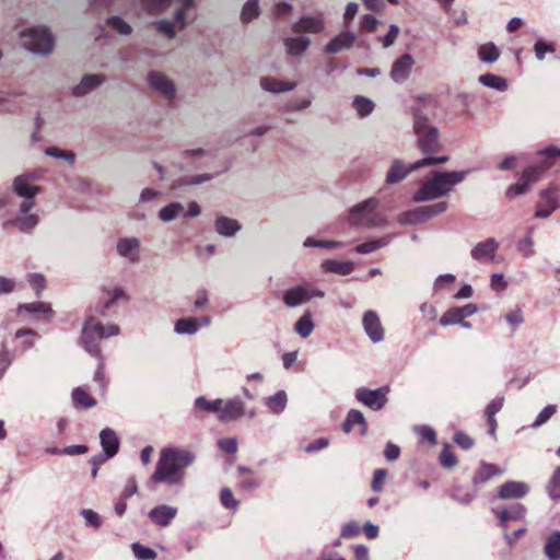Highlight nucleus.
<instances>
[{
  "label": "nucleus",
  "instance_id": "nucleus-27",
  "mask_svg": "<svg viewBox=\"0 0 560 560\" xmlns=\"http://www.w3.org/2000/svg\"><path fill=\"white\" fill-rule=\"evenodd\" d=\"M16 315H22L23 313L35 314L43 316L44 318H51L54 316V311L49 303L46 302H33L20 304L16 310Z\"/></svg>",
  "mask_w": 560,
  "mask_h": 560
},
{
  "label": "nucleus",
  "instance_id": "nucleus-6",
  "mask_svg": "<svg viewBox=\"0 0 560 560\" xmlns=\"http://www.w3.org/2000/svg\"><path fill=\"white\" fill-rule=\"evenodd\" d=\"M447 208L448 203L446 201H439L433 205L420 206L412 210L399 213L397 221L401 225H415L444 213Z\"/></svg>",
  "mask_w": 560,
  "mask_h": 560
},
{
  "label": "nucleus",
  "instance_id": "nucleus-1",
  "mask_svg": "<svg viewBox=\"0 0 560 560\" xmlns=\"http://www.w3.org/2000/svg\"><path fill=\"white\" fill-rule=\"evenodd\" d=\"M120 332V328L116 324H109L104 326L100 320H97L93 315L86 316L82 331H81V345L84 350L98 359V366L94 373V381L100 383L101 386L105 384V373H104V360L101 352V347L98 343L100 339L118 336Z\"/></svg>",
  "mask_w": 560,
  "mask_h": 560
},
{
  "label": "nucleus",
  "instance_id": "nucleus-11",
  "mask_svg": "<svg viewBox=\"0 0 560 560\" xmlns=\"http://www.w3.org/2000/svg\"><path fill=\"white\" fill-rule=\"evenodd\" d=\"M388 393V386H382L377 389L361 387L355 390V398L364 406L373 410H380L386 405Z\"/></svg>",
  "mask_w": 560,
  "mask_h": 560
},
{
  "label": "nucleus",
  "instance_id": "nucleus-50",
  "mask_svg": "<svg viewBox=\"0 0 560 560\" xmlns=\"http://www.w3.org/2000/svg\"><path fill=\"white\" fill-rule=\"evenodd\" d=\"M121 298H125V292L122 289L120 288H115L110 293H109V296L106 301H104V303L102 304V306L100 307H96L95 308V312L97 314H100L101 316H105L106 315V311L109 310L114 304L115 302L118 300V299H121Z\"/></svg>",
  "mask_w": 560,
  "mask_h": 560
},
{
  "label": "nucleus",
  "instance_id": "nucleus-31",
  "mask_svg": "<svg viewBox=\"0 0 560 560\" xmlns=\"http://www.w3.org/2000/svg\"><path fill=\"white\" fill-rule=\"evenodd\" d=\"M354 425L361 427L362 434L366 433L368 423H366V420H365L363 413L357 409H351L348 412L346 420L342 424V430L345 433H349Z\"/></svg>",
  "mask_w": 560,
  "mask_h": 560
},
{
  "label": "nucleus",
  "instance_id": "nucleus-34",
  "mask_svg": "<svg viewBox=\"0 0 560 560\" xmlns=\"http://www.w3.org/2000/svg\"><path fill=\"white\" fill-rule=\"evenodd\" d=\"M500 470L495 465L482 463L478 470L475 472L472 482L474 485H481L490 480L493 476L501 475Z\"/></svg>",
  "mask_w": 560,
  "mask_h": 560
},
{
  "label": "nucleus",
  "instance_id": "nucleus-14",
  "mask_svg": "<svg viewBox=\"0 0 560 560\" xmlns=\"http://www.w3.org/2000/svg\"><path fill=\"white\" fill-rule=\"evenodd\" d=\"M162 452L164 459L174 462L175 465L183 471H185L186 468L192 466L197 458L195 452L177 446L164 447Z\"/></svg>",
  "mask_w": 560,
  "mask_h": 560
},
{
  "label": "nucleus",
  "instance_id": "nucleus-39",
  "mask_svg": "<svg viewBox=\"0 0 560 560\" xmlns=\"http://www.w3.org/2000/svg\"><path fill=\"white\" fill-rule=\"evenodd\" d=\"M551 166V163L547 160L541 165L532 166L526 168L522 176V180H525L529 186L539 182L542 174Z\"/></svg>",
  "mask_w": 560,
  "mask_h": 560
},
{
  "label": "nucleus",
  "instance_id": "nucleus-13",
  "mask_svg": "<svg viewBox=\"0 0 560 560\" xmlns=\"http://www.w3.org/2000/svg\"><path fill=\"white\" fill-rule=\"evenodd\" d=\"M499 247V242L494 237H489L470 249V257L478 262H495Z\"/></svg>",
  "mask_w": 560,
  "mask_h": 560
},
{
  "label": "nucleus",
  "instance_id": "nucleus-47",
  "mask_svg": "<svg viewBox=\"0 0 560 560\" xmlns=\"http://www.w3.org/2000/svg\"><path fill=\"white\" fill-rule=\"evenodd\" d=\"M222 406V399L208 400L205 396L195 399V407L206 412H214L219 416Z\"/></svg>",
  "mask_w": 560,
  "mask_h": 560
},
{
  "label": "nucleus",
  "instance_id": "nucleus-45",
  "mask_svg": "<svg viewBox=\"0 0 560 560\" xmlns=\"http://www.w3.org/2000/svg\"><path fill=\"white\" fill-rule=\"evenodd\" d=\"M478 57L482 62L493 63L500 57V51L493 43H487L479 47Z\"/></svg>",
  "mask_w": 560,
  "mask_h": 560
},
{
  "label": "nucleus",
  "instance_id": "nucleus-33",
  "mask_svg": "<svg viewBox=\"0 0 560 560\" xmlns=\"http://www.w3.org/2000/svg\"><path fill=\"white\" fill-rule=\"evenodd\" d=\"M322 267L325 271L334 272L341 276L350 275L354 270V264L351 261H339L336 259H327L323 261Z\"/></svg>",
  "mask_w": 560,
  "mask_h": 560
},
{
  "label": "nucleus",
  "instance_id": "nucleus-7",
  "mask_svg": "<svg viewBox=\"0 0 560 560\" xmlns=\"http://www.w3.org/2000/svg\"><path fill=\"white\" fill-rule=\"evenodd\" d=\"M185 477V471L175 465L174 462L163 458V452H160V458L156 464L155 470L151 476L154 482H164L170 486L182 485Z\"/></svg>",
  "mask_w": 560,
  "mask_h": 560
},
{
  "label": "nucleus",
  "instance_id": "nucleus-48",
  "mask_svg": "<svg viewBox=\"0 0 560 560\" xmlns=\"http://www.w3.org/2000/svg\"><path fill=\"white\" fill-rule=\"evenodd\" d=\"M352 106L354 107L360 117H365L373 112L375 104L372 100L368 97L355 96L352 102Z\"/></svg>",
  "mask_w": 560,
  "mask_h": 560
},
{
  "label": "nucleus",
  "instance_id": "nucleus-15",
  "mask_svg": "<svg viewBox=\"0 0 560 560\" xmlns=\"http://www.w3.org/2000/svg\"><path fill=\"white\" fill-rule=\"evenodd\" d=\"M326 23L323 13L314 15L306 14L301 16L293 25L292 30L296 33L318 34L325 30Z\"/></svg>",
  "mask_w": 560,
  "mask_h": 560
},
{
  "label": "nucleus",
  "instance_id": "nucleus-64",
  "mask_svg": "<svg viewBox=\"0 0 560 560\" xmlns=\"http://www.w3.org/2000/svg\"><path fill=\"white\" fill-rule=\"evenodd\" d=\"M80 514L83 516V518L86 521L89 525H91L94 528H98L102 525V521L100 515L90 509H83L80 511Z\"/></svg>",
  "mask_w": 560,
  "mask_h": 560
},
{
  "label": "nucleus",
  "instance_id": "nucleus-38",
  "mask_svg": "<svg viewBox=\"0 0 560 560\" xmlns=\"http://www.w3.org/2000/svg\"><path fill=\"white\" fill-rule=\"evenodd\" d=\"M544 551L548 560H560V530L549 535Z\"/></svg>",
  "mask_w": 560,
  "mask_h": 560
},
{
  "label": "nucleus",
  "instance_id": "nucleus-24",
  "mask_svg": "<svg viewBox=\"0 0 560 560\" xmlns=\"http://www.w3.org/2000/svg\"><path fill=\"white\" fill-rule=\"evenodd\" d=\"M413 63L415 61L411 55H402L393 63L390 78L397 83H402L408 79Z\"/></svg>",
  "mask_w": 560,
  "mask_h": 560
},
{
  "label": "nucleus",
  "instance_id": "nucleus-29",
  "mask_svg": "<svg viewBox=\"0 0 560 560\" xmlns=\"http://www.w3.org/2000/svg\"><path fill=\"white\" fill-rule=\"evenodd\" d=\"M260 86L264 91L270 93H283L292 91L295 86V82L281 81L276 78L265 77L260 79Z\"/></svg>",
  "mask_w": 560,
  "mask_h": 560
},
{
  "label": "nucleus",
  "instance_id": "nucleus-41",
  "mask_svg": "<svg viewBox=\"0 0 560 560\" xmlns=\"http://www.w3.org/2000/svg\"><path fill=\"white\" fill-rule=\"evenodd\" d=\"M174 331L178 335H195L198 332V318L185 317L176 320Z\"/></svg>",
  "mask_w": 560,
  "mask_h": 560
},
{
  "label": "nucleus",
  "instance_id": "nucleus-23",
  "mask_svg": "<svg viewBox=\"0 0 560 560\" xmlns=\"http://www.w3.org/2000/svg\"><path fill=\"white\" fill-rule=\"evenodd\" d=\"M312 299L310 289L305 285H295L283 293L282 301L288 307L300 306Z\"/></svg>",
  "mask_w": 560,
  "mask_h": 560
},
{
  "label": "nucleus",
  "instance_id": "nucleus-57",
  "mask_svg": "<svg viewBox=\"0 0 560 560\" xmlns=\"http://www.w3.org/2000/svg\"><path fill=\"white\" fill-rule=\"evenodd\" d=\"M14 336L16 339H23L24 349L32 348L35 339L37 338L36 331L31 328L19 329Z\"/></svg>",
  "mask_w": 560,
  "mask_h": 560
},
{
  "label": "nucleus",
  "instance_id": "nucleus-5",
  "mask_svg": "<svg viewBox=\"0 0 560 560\" xmlns=\"http://www.w3.org/2000/svg\"><path fill=\"white\" fill-rule=\"evenodd\" d=\"M23 46L34 54L48 55L55 46L54 37L46 26H33L21 33Z\"/></svg>",
  "mask_w": 560,
  "mask_h": 560
},
{
  "label": "nucleus",
  "instance_id": "nucleus-8",
  "mask_svg": "<svg viewBox=\"0 0 560 560\" xmlns=\"http://www.w3.org/2000/svg\"><path fill=\"white\" fill-rule=\"evenodd\" d=\"M19 205V214L8 222L19 229L23 233H32L39 223V215L37 213H30L35 207V198H22Z\"/></svg>",
  "mask_w": 560,
  "mask_h": 560
},
{
  "label": "nucleus",
  "instance_id": "nucleus-19",
  "mask_svg": "<svg viewBox=\"0 0 560 560\" xmlns=\"http://www.w3.org/2000/svg\"><path fill=\"white\" fill-rule=\"evenodd\" d=\"M478 311L477 305L469 303L460 307H453L445 312L440 318L442 326L462 323L465 318L472 316Z\"/></svg>",
  "mask_w": 560,
  "mask_h": 560
},
{
  "label": "nucleus",
  "instance_id": "nucleus-22",
  "mask_svg": "<svg viewBox=\"0 0 560 560\" xmlns=\"http://www.w3.org/2000/svg\"><path fill=\"white\" fill-rule=\"evenodd\" d=\"M177 508L161 504L149 512V518L158 526L167 527L177 515Z\"/></svg>",
  "mask_w": 560,
  "mask_h": 560
},
{
  "label": "nucleus",
  "instance_id": "nucleus-44",
  "mask_svg": "<svg viewBox=\"0 0 560 560\" xmlns=\"http://www.w3.org/2000/svg\"><path fill=\"white\" fill-rule=\"evenodd\" d=\"M390 236H384L374 241L362 243L355 247V252L359 254H371L375 250L387 246L390 243Z\"/></svg>",
  "mask_w": 560,
  "mask_h": 560
},
{
  "label": "nucleus",
  "instance_id": "nucleus-59",
  "mask_svg": "<svg viewBox=\"0 0 560 560\" xmlns=\"http://www.w3.org/2000/svg\"><path fill=\"white\" fill-rule=\"evenodd\" d=\"M312 105V98H299L290 101L284 109L285 112H301L308 108Z\"/></svg>",
  "mask_w": 560,
  "mask_h": 560
},
{
  "label": "nucleus",
  "instance_id": "nucleus-42",
  "mask_svg": "<svg viewBox=\"0 0 560 560\" xmlns=\"http://www.w3.org/2000/svg\"><path fill=\"white\" fill-rule=\"evenodd\" d=\"M184 206L180 202H171L159 211V219L163 222H171L184 213Z\"/></svg>",
  "mask_w": 560,
  "mask_h": 560
},
{
  "label": "nucleus",
  "instance_id": "nucleus-56",
  "mask_svg": "<svg viewBox=\"0 0 560 560\" xmlns=\"http://www.w3.org/2000/svg\"><path fill=\"white\" fill-rule=\"evenodd\" d=\"M557 411L556 405L546 406L537 416L536 420L533 422L532 428L538 429L544 425Z\"/></svg>",
  "mask_w": 560,
  "mask_h": 560
},
{
  "label": "nucleus",
  "instance_id": "nucleus-55",
  "mask_svg": "<svg viewBox=\"0 0 560 560\" xmlns=\"http://www.w3.org/2000/svg\"><path fill=\"white\" fill-rule=\"evenodd\" d=\"M27 282L31 288L35 291L36 296H40L46 288V281L42 273H30L27 275Z\"/></svg>",
  "mask_w": 560,
  "mask_h": 560
},
{
  "label": "nucleus",
  "instance_id": "nucleus-35",
  "mask_svg": "<svg viewBox=\"0 0 560 560\" xmlns=\"http://www.w3.org/2000/svg\"><path fill=\"white\" fill-rule=\"evenodd\" d=\"M260 5L258 0H247L240 13V21L242 24H248L260 15Z\"/></svg>",
  "mask_w": 560,
  "mask_h": 560
},
{
  "label": "nucleus",
  "instance_id": "nucleus-43",
  "mask_svg": "<svg viewBox=\"0 0 560 560\" xmlns=\"http://www.w3.org/2000/svg\"><path fill=\"white\" fill-rule=\"evenodd\" d=\"M478 81L488 88H491L497 91H505L508 89V82L504 78L492 74V73H486L478 78Z\"/></svg>",
  "mask_w": 560,
  "mask_h": 560
},
{
  "label": "nucleus",
  "instance_id": "nucleus-51",
  "mask_svg": "<svg viewBox=\"0 0 560 560\" xmlns=\"http://www.w3.org/2000/svg\"><path fill=\"white\" fill-rule=\"evenodd\" d=\"M45 154L54 158L67 161L69 164H73L75 160V154L72 151L61 150L57 147H48L45 150Z\"/></svg>",
  "mask_w": 560,
  "mask_h": 560
},
{
  "label": "nucleus",
  "instance_id": "nucleus-32",
  "mask_svg": "<svg viewBox=\"0 0 560 560\" xmlns=\"http://www.w3.org/2000/svg\"><path fill=\"white\" fill-rule=\"evenodd\" d=\"M311 40L305 36L287 37L284 39V47L287 52L291 56H299L307 49Z\"/></svg>",
  "mask_w": 560,
  "mask_h": 560
},
{
  "label": "nucleus",
  "instance_id": "nucleus-62",
  "mask_svg": "<svg viewBox=\"0 0 560 560\" xmlns=\"http://www.w3.org/2000/svg\"><path fill=\"white\" fill-rule=\"evenodd\" d=\"M508 324L514 329L524 323V315L521 308H514L505 315Z\"/></svg>",
  "mask_w": 560,
  "mask_h": 560
},
{
  "label": "nucleus",
  "instance_id": "nucleus-26",
  "mask_svg": "<svg viewBox=\"0 0 560 560\" xmlns=\"http://www.w3.org/2000/svg\"><path fill=\"white\" fill-rule=\"evenodd\" d=\"M214 231L223 237H234L241 230L242 224L233 218L225 215H217L214 219Z\"/></svg>",
  "mask_w": 560,
  "mask_h": 560
},
{
  "label": "nucleus",
  "instance_id": "nucleus-3",
  "mask_svg": "<svg viewBox=\"0 0 560 560\" xmlns=\"http://www.w3.org/2000/svg\"><path fill=\"white\" fill-rule=\"evenodd\" d=\"M448 155H441L440 158H423L415 163L406 165L402 160L396 159L392 162L385 177L388 185H394L402 182L410 173L435 164H442L448 161Z\"/></svg>",
  "mask_w": 560,
  "mask_h": 560
},
{
  "label": "nucleus",
  "instance_id": "nucleus-16",
  "mask_svg": "<svg viewBox=\"0 0 560 560\" xmlns=\"http://www.w3.org/2000/svg\"><path fill=\"white\" fill-rule=\"evenodd\" d=\"M244 415L245 404L241 397L235 396L231 399H228L224 405L222 404L219 413V421L223 423L235 421Z\"/></svg>",
  "mask_w": 560,
  "mask_h": 560
},
{
  "label": "nucleus",
  "instance_id": "nucleus-2",
  "mask_svg": "<svg viewBox=\"0 0 560 560\" xmlns=\"http://www.w3.org/2000/svg\"><path fill=\"white\" fill-rule=\"evenodd\" d=\"M470 171H435L413 194L415 202L436 200L450 195L456 185L462 183Z\"/></svg>",
  "mask_w": 560,
  "mask_h": 560
},
{
  "label": "nucleus",
  "instance_id": "nucleus-4",
  "mask_svg": "<svg viewBox=\"0 0 560 560\" xmlns=\"http://www.w3.org/2000/svg\"><path fill=\"white\" fill-rule=\"evenodd\" d=\"M415 133L418 137V145L425 158H433L431 154L438 152L441 144L438 139V129L429 124L425 116L417 113L413 121Z\"/></svg>",
  "mask_w": 560,
  "mask_h": 560
},
{
  "label": "nucleus",
  "instance_id": "nucleus-21",
  "mask_svg": "<svg viewBox=\"0 0 560 560\" xmlns=\"http://www.w3.org/2000/svg\"><path fill=\"white\" fill-rule=\"evenodd\" d=\"M355 40L357 35L354 33L349 31L341 32L328 42L324 51L325 54H338L342 50L350 49Z\"/></svg>",
  "mask_w": 560,
  "mask_h": 560
},
{
  "label": "nucleus",
  "instance_id": "nucleus-54",
  "mask_svg": "<svg viewBox=\"0 0 560 560\" xmlns=\"http://www.w3.org/2000/svg\"><path fill=\"white\" fill-rule=\"evenodd\" d=\"M107 25L114 28L120 35H129L132 32L131 26L120 16H110L107 19Z\"/></svg>",
  "mask_w": 560,
  "mask_h": 560
},
{
  "label": "nucleus",
  "instance_id": "nucleus-37",
  "mask_svg": "<svg viewBox=\"0 0 560 560\" xmlns=\"http://www.w3.org/2000/svg\"><path fill=\"white\" fill-rule=\"evenodd\" d=\"M288 396L284 390H279L275 395L265 399V404L275 415H280L287 407Z\"/></svg>",
  "mask_w": 560,
  "mask_h": 560
},
{
  "label": "nucleus",
  "instance_id": "nucleus-49",
  "mask_svg": "<svg viewBox=\"0 0 560 560\" xmlns=\"http://www.w3.org/2000/svg\"><path fill=\"white\" fill-rule=\"evenodd\" d=\"M547 492L552 500H560V466L553 470L547 483Z\"/></svg>",
  "mask_w": 560,
  "mask_h": 560
},
{
  "label": "nucleus",
  "instance_id": "nucleus-61",
  "mask_svg": "<svg viewBox=\"0 0 560 560\" xmlns=\"http://www.w3.org/2000/svg\"><path fill=\"white\" fill-rule=\"evenodd\" d=\"M534 51H535L536 57L539 60H542L545 58L546 52L555 51V46H553V44H550V43L539 39L535 43Z\"/></svg>",
  "mask_w": 560,
  "mask_h": 560
},
{
  "label": "nucleus",
  "instance_id": "nucleus-10",
  "mask_svg": "<svg viewBox=\"0 0 560 560\" xmlns=\"http://www.w3.org/2000/svg\"><path fill=\"white\" fill-rule=\"evenodd\" d=\"M380 200L371 197L358 205L353 206L349 210L348 223L353 226L365 228L369 221L370 214L378 207Z\"/></svg>",
  "mask_w": 560,
  "mask_h": 560
},
{
  "label": "nucleus",
  "instance_id": "nucleus-25",
  "mask_svg": "<svg viewBox=\"0 0 560 560\" xmlns=\"http://www.w3.org/2000/svg\"><path fill=\"white\" fill-rule=\"evenodd\" d=\"M529 492V486L524 481H506L499 489V498L502 500L522 499Z\"/></svg>",
  "mask_w": 560,
  "mask_h": 560
},
{
  "label": "nucleus",
  "instance_id": "nucleus-40",
  "mask_svg": "<svg viewBox=\"0 0 560 560\" xmlns=\"http://www.w3.org/2000/svg\"><path fill=\"white\" fill-rule=\"evenodd\" d=\"M314 323L312 320V314L310 311H305L304 314L298 319L294 325V331L302 338H307L314 330Z\"/></svg>",
  "mask_w": 560,
  "mask_h": 560
},
{
  "label": "nucleus",
  "instance_id": "nucleus-36",
  "mask_svg": "<svg viewBox=\"0 0 560 560\" xmlns=\"http://www.w3.org/2000/svg\"><path fill=\"white\" fill-rule=\"evenodd\" d=\"M525 512V506L523 504L516 503L512 505L510 509H504L502 511L497 512V516L499 517L501 525L505 527L509 521L523 518Z\"/></svg>",
  "mask_w": 560,
  "mask_h": 560
},
{
  "label": "nucleus",
  "instance_id": "nucleus-63",
  "mask_svg": "<svg viewBox=\"0 0 560 560\" xmlns=\"http://www.w3.org/2000/svg\"><path fill=\"white\" fill-rule=\"evenodd\" d=\"M387 477L386 469H376L373 475L371 488L374 492H381L383 490L384 480Z\"/></svg>",
  "mask_w": 560,
  "mask_h": 560
},
{
  "label": "nucleus",
  "instance_id": "nucleus-52",
  "mask_svg": "<svg viewBox=\"0 0 560 560\" xmlns=\"http://www.w3.org/2000/svg\"><path fill=\"white\" fill-rule=\"evenodd\" d=\"M131 549L138 560H154L156 558V552L152 548L140 542L132 544Z\"/></svg>",
  "mask_w": 560,
  "mask_h": 560
},
{
  "label": "nucleus",
  "instance_id": "nucleus-60",
  "mask_svg": "<svg viewBox=\"0 0 560 560\" xmlns=\"http://www.w3.org/2000/svg\"><path fill=\"white\" fill-rule=\"evenodd\" d=\"M517 249L521 252L522 255L525 257H530L535 254L534 250V242L532 240L530 235H527L518 241L517 243Z\"/></svg>",
  "mask_w": 560,
  "mask_h": 560
},
{
  "label": "nucleus",
  "instance_id": "nucleus-53",
  "mask_svg": "<svg viewBox=\"0 0 560 560\" xmlns=\"http://www.w3.org/2000/svg\"><path fill=\"white\" fill-rule=\"evenodd\" d=\"M220 502L225 509L232 510V511H236L240 506V501L234 498L230 488L221 489Z\"/></svg>",
  "mask_w": 560,
  "mask_h": 560
},
{
  "label": "nucleus",
  "instance_id": "nucleus-28",
  "mask_svg": "<svg viewBox=\"0 0 560 560\" xmlns=\"http://www.w3.org/2000/svg\"><path fill=\"white\" fill-rule=\"evenodd\" d=\"M100 443L107 455L115 456L118 453L120 442L113 429L106 428L100 432Z\"/></svg>",
  "mask_w": 560,
  "mask_h": 560
},
{
  "label": "nucleus",
  "instance_id": "nucleus-9",
  "mask_svg": "<svg viewBox=\"0 0 560 560\" xmlns=\"http://www.w3.org/2000/svg\"><path fill=\"white\" fill-rule=\"evenodd\" d=\"M148 84L152 91L161 95L165 101L173 102L175 100L177 93L176 84L165 73L151 70L148 73Z\"/></svg>",
  "mask_w": 560,
  "mask_h": 560
},
{
  "label": "nucleus",
  "instance_id": "nucleus-46",
  "mask_svg": "<svg viewBox=\"0 0 560 560\" xmlns=\"http://www.w3.org/2000/svg\"><path fill=\"white\" fill-rule=\"evenodd\" d=\"M71 396L75 407L89 409L96 405V400L81 387L74 388Z\"/></svg>",
  "mask_w": 560,
  "mask_h": 560
},
{
  "label": "nucleus",
  "instance_id": "nucleus-12",
  "mask_svg": "<svg viewBox=\"0 0 560 560\" xmlns=\"http://www.w3.org/2000/svg\"><path fill=\"white\" fill-rule=\"evenodd\" d=\"M141 241L138 237H120L116 243V252L128 264H137L140 260Z\"/></svg>",
  "mask_w": 560,
  "mask_h": 560
},
{
  "label": "nucleus",
  "instance_id": "nucleus-20",
  "mask_svg": "<svg viewBox=\"0 0 560 560\" xmlns=\"http://www.w3.org/2000/svg\"><path fill=\"white\" fill-rule=\"evenodd\" d=\"M557 207L558 200L555 190L552 188L544 189L540 192V200L536 206L535 217L539 219L548 218Z\"/></svg>",
  "mask_w": 560,
  "mask_h": 560
},
{
  "label": "nucleus",
  "instance_id": "nucleus-17",
  "mask_svg": "<svg viewBox=\"0 0 560 560\" xmlns=\"http://www.w3.org/2000/svg\"><path fill=\"white\" fill-rule=\"evenodd\" d=\"M105 81L106 77L104 74L86 73L81 78L80 82L72 88L71 93L75 97L85 96L101 86Z\"/></svg>",
  "mask_w": 560,
  "mask_h": 560
},
{
  "label": "nucleus",
  "instance_id": "nucleus-58",
  "mask_svg": "<svg viewBox=\"0 0 560 560\" xmlns=\"http://www.w3.org/2000/svg\"><path fill=\"white\" fill-rule=\"evenodd\" d=\"M440 462L443 467L452 468L457 464L455 454L451 451V446L445 444L440 454Z\"/></svg>",
  "mask_w": 560,
  "mask_h": 560
},
{
  "label": "nucleus",
  "instance_id": "nucleus-30",
  "mask_svg": "<svg viewBox=\"0 0 560 560\" xmlns=\"http://www.w3.org/2000/svg\"><path fill=\"white\" fill-rule=\"evenodd\" d=\"M13 192L21 198H35L40 191L39 186L31 185L25 177H15L12 182Z\"/></svg>",
  "mask_w": 560,
  "mask_h": 560
},
{
  "label": "nucleus",
  "instance_id": "nucleus-18",
  "mask_svg": "<svg viewBox=\"0 0 560 560\" xmlns=\"http://www.w3.org/2000/svg\"><path fill=\"white\" fill-rule=\"evenodd\" d=\"M362 325L373 342H381L384 339V328L375 311L370 310L363 314Z\"/></svg>",
  "mask_w": 560,
  "mask_h": 560
}]
</instances>
